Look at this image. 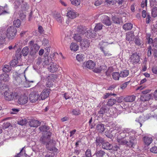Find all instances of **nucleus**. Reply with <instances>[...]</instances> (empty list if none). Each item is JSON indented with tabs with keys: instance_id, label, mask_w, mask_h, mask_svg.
Returning <instances> with one entry per match:
<instances>
[{
	"instance_id": "1",
	"label": "nucleus",
	"mask_w": 157,
	"mask_h": 157,
	"mask_svg": "<svg viewBox=\"0 0 157 157\" xmlns=\"http://www.w3.org/2000/svg\"><path fill=\"white\" fill-rule=\"evenodd\" d=\"M51 135L50 132L44 134L40 139V141L42 144H45L46 148L50 152L56 153L58 150L55 147L56 142L50 139Z\"/></svg>"
},
{
	"instance_id": "2",
	"label": "nucleus",
	"mask_w": 157,
	"mask_h": 157,
	"mask_svg": "<svg viewBox=\"0 0 157 157\" xmlns=\"http://www.w3.org/2000/svg\"><path fill=\"white\" fill-rule=\"evenodd\" d=\"M17 33V30L15 27L13 26L9 27L6 30V33L5 32L3 33V38L7 37L10 40H11L15 37Z\"/></svg>"
},
{
	"instance_id": "3",
	"label": "nucleus",
	"mask_w": 157,
	"mask_h": 157,
	"mask_svg": "<svg viewBox=\"0 0 157 157\" xmlns=\"http://www.w3.org/2000/svg\"><path fill=\"white\" fill-rule=\"evenodd\" d=\"M14 8L16 9H18L21 5V11H27L29 8V5L27 3L23 0H15L13 3Z\"/></svg>"
},
{
	"instance_id": "4",
	"label": "nucleus",
	"mask_w": 157,
	"mask_h": 157,
	"mask_svg": "<svg viewBox=\"0 0 157 157\" xmlns=\"http://www.w3.org/2000/svg\"><path fill=\"white\" fill-rule=\"evenodd\" d=\"M30 48L29 54L31 56L35 55L39 50L40 47L37 44L34 43V41L31 40L29 43Z\"/></svg>"
},
{
	"instance_id": "5",
	"label": "nucleus",
	"mask_w": 157,
	"mask_h": 157,
	"mask_svg": "<svg viewBox=\"0 0 157 157\" xmlns=\"http://www.w3.org/2000/svg\"><path fill=\"white\" fill-rule=\"evenodd\" d=\"M4 96L5 99L7 101H10L13 100L14 96L17 97V94L16 93L14 94L13 92L10 91V90H8L5 91L4 93Z\"/></svg>"
},
{
	"instance_id": "6",
	"label": "nucleus",
	"mask_w": 157,
	"mask_h": 157,
	"mask_svg": "<svg viewBox=\"0 0 157 157\" xmlns=\"http://www.w3.org/2000/svg\"><path fill=\"white\" fill-rule=\"evenodd\" d=\"M123 132L120 133L118 136L117 140V142L120 144L121 145H126L128 146V141L124 139L126 135Z\"/></svg>"
},
{
	"instance_id": "7",
	"label": "nucleus",
	"mask_w": 157,
	"mask_h": 157,
	"mask_svg": "<svg viewBox=\"0 0 157 157\" xmlns=\"http://www.w3.org/2000/svg\"><path fill=\"white\" fill-rule=\"evenodd\" d=\"M25 78L26 82H33V81L28 80L25 77V75H20L15 77V79L17 82V83L19 85L23 84L25 81Z\"/></svg>"
},
{
	"instance_id": "8",
	"label": "nucleus",
	"mask_w": 157,
	"mask_h": 157,
	"mask_svg": "<svg viewBox=\"0 0 157 157\" xmlns=\"http://www.w3.org/2000/svg\"><path fill=\"white\" fill-rule=\"evenodd\" d=\"M140 54L135 52L131 55L129 59L131 62L134 64L139 63L140 61Z\"/></svg>"
},
{
	"instance_id": "9",
	"label": "nucleus",
	"mask_w": 157,
	"mask_h": 157,
	"mask_svg": "<svg viewBox=\"0 0 157 157\" xmlns=\"http://www.w3.org/2000/svg\"><path fill=\"white\" fill-rule=\"evenodd\" d=\"M29 99L31 103L35 102L38 100H39V95L37 92H32L29 95Z\"/></svg>"
},
{
	"instance_id": "10",
	"label": "nucleus",
	"mask_w": 157,
	"mask_h": 157,
	"mask_svg": "<svg viewBox=\"0 0 157 157\" xmlns=\"http://www.w3.org/2000/svg\"><path fill=\"white\" fill-rule=\"evenodd\" d=\"M101 21L104 25L107 26H109L112 24V22L110 20V18L107 16L103 15L101 17Z\"/></svg>"
},
{
	"instance_id": "11",
	"label": "nucleus",
	"mask_w": 157,
	"mask_h": 157,
	"mask_svg": "<svg viewBox=\"0 0 157 157\" xmlns=\"http://www.w3.org/2000/svg\"><path fill=\"white\" fill-rule=\"evenodd\" d=\"M49 94V89H44L39 95V100H45L48 97Z\"/></svg>"
},
{
	"instance_id": "12",
	"label": "nucleus",
	"mask_w": 157,
	"mask_h": 157,
	"mask_svg": "<svg viewBox=\"0 0 157 157\" xmlns=\"http://www.w3.org/2000/svg\"><path fill=\"white\" fill-rule=\"evenodd\" d=\"M58 67L56 63L52 62L48 64V69L50 72L53 73L57 71Z\"/></svg>"
},
{
	"instance_id": "13",
	"label": "nucleus",
	"mask_w": 157,
	"mask_h": 157,
	"mask_svg": "<svg viewBox=\"0 0 157 157\" xmlns=\"http://www.w3.org/2000/svg\"><path fill=\"white\" fill-rule=\"evenodd\" d=\"M28 98L25 95H22L19 97L18 99V103L21 105H24L28 102Z\"/></svg>"
},
{
	"instance_id": "14",
	"label": "nucleus",
	"mask_w": 157,
	"mask_h": 157,
	"mask_svg": "<svg viewBox=\"0 0 157 157\" xmlns=\"http://www.w3.org/2000/svg\"><path fill=\"white\" fill-rule=\"evenodd\" d=\"M95 63L91 60H89L86 62H84L82 65L84 67H86L89 69H93L95 66Z\"/></svg>"
},
{
	"instance_id": "15",
	"label": "nucleus",
	"mask_w": 157,
	"mask_h": 157,
	"mask_svg": "<svg viewBox=\"0 0 157 157\" xmlns=\"http://www.w3.org/2000/svg\"><path fill=\"white\" fill-rule=\"evenodd\" d=\"M92 29H90L88 30H86L85 32V36L88 38H95L97 36V34L95 33L94 32L92 33Z\"/></svg>"
},
{
	"instance_id": "16",
	"label": "nucleus",
	"mask_w": 157,
	"mask_h": 157,
	"mask_svg": "<svg viewBox=\"0 0 157 157\" xmlns=\"http://www.w3.org/2000/svg\"><path fill=\"white\" fill-rule=\"evenodd\" d=\"M68 11L67 13V16L71 19L75 18L76 17V14L75 11L71 8H68Z\"/></svg>"
},
{
	"instance_id": "17",
	"label": "nucleus",
	"mask_w": 157,
	"mask_h": 157,
	"mask_svg": "<svg viewBox=\"0 0 157 157\" xmlns=\"http://www.w3.org/2000/svg\"><path fill=\"white\" fill-rule=\"evenodd\" d=\"M80 45L83 49L89 47L90 43L89 40L84 39L80 42Z\"/></svg>"
},
{
	"instance_id": "18",
	"label": "nucleus",
	"mask_w": 157,
	"mask_h": 157,
	"mask_svg": "<svg viewBox=\"0 0 157 157\" xmlns=\"http://www.w3.org/2000/svg\"><path fill=\"white\" fill-rule=\"evenodd\" d=\"M95 141L97 146H100L105 141L104 139L98 136L95 138Z\"/></svg>"
},
{
	"instance_id": "19",
	"label": "nucleus",
	"mask_w": 157,
	"mask_h": 157,
	"mask_svg": "<svg viewBox=\"0 0 157 157\" xmlns=\"http://www.w3.org/2000/svg\"><path fill=\"white\" fill-rule=\"evenodd\" d=\"M136 143V140L134 136H130L129 141H128V146L129 147H132L135 145Z\"/></svg>"
},
{
	"instance_id": "20",
	"label": "nucleus",
	"mask_w": 157,
	"mask_h": 157,
	"mask_svg": "<svg viewBox=\"0 0 157 157\" xmlns=\"http://www.w3.org/2000/svg\"><path fill=\"white\" fill-rule=\"evenodd\" d=\"M96 130L100 133H102L105 130L104 124L101 123H98L96 126Z\"/></svg>"
},
{
	"instance_id": "21",
	"label": "nucleus",
	"mask_w": 157,
	"mask_h": 157,
	"mask_svg": "<svg viewBox=\"0 0 157 157\" xmlns=\"http://www.w3.org/2000/svg\"><path fill=\"white\" fill-rule=\"evenodd\" d=\"M101 43H100L99 47L100 50L103 52L104 56L105 57H110L112 55V54L109 52V51L105 50L104 47L101 46L100 44Z\"/></svg>"
},
{
	"instance_id": "22",
	"label": "nucleus",
	"mask_w": 157,
	"mask_h": 157,
	"mask_svg": "<svg viewBox=\"0 0 157 157\" xmlns=\"http://www.w3.org/2000/svg\"><path fill=\"white\" fill-rule=\"evenodd\" d=\"M86 28L82 25H79L77 27L76 29V32L78 33L83 35L85 34L86 31Z\"/></svg>"
},
{
	"instance_id": "23",
	"label": "nucleus",
	"mask_w": 157,
	"mask_h": 157,
	"mask_svg": "<svg viewBox=\"0 0 157 157\" xmlns=\"http://www.w3.org/2000/svg\"><path fill=\"white\" fill-rule=\"evenodd\" d=\"M102 148L107 150H110L113 147L112 145L108 142H104L101 145Z\"/></svg>"
},
{
	"instance_id": "24",
	"label": "nucleus",
	"mask_w": 157,
	"mask_h": 157,
	"mask_svg": "<svg viewBox=\"0 0 157 157\" xmlns=\"http://www.w3.org/2000/svg\"><path fill=\"white\" fill-rule=\"evenodd\" d=\"M29 125L31 127H37L40 125L39 122L37 120H31L29 122Z\"/></svg>"
},
{
	"instance_id": "25",
	"label": "nucleus",
	"mask_w": 157,
	"mask_h": 157,
	"mask_svg": "<svg viewBox=\"0 0 157 157\" xmlns=\"http://www.w3.org/2000/svg\"><path fill=\"white\" fill-rule=\"evenodd\" d=\"M54 17L58 23L61 24H63V20L59 13H57L54 14Z\"/></svg>"
},
{
	"instance_id": "26",
	"label": "nucleus",
	"mask_w": 157,
	"mask_h": 157,
	"mask_svg": "<svg viewBox=\"0 0 157 157\" xmlns=\"http://www.w3.org/2000/svg\"><path fill=\"white\" fill-rule=\"evenodd\" d=\"M109 110V108L106 105H104L100 109V110L98 111V114H104L105 113L108 111Z\"/></svg>"
},
{
	"instance_id": "27",
	"label": "nucleus",
	"mask_w": 157,
	"mask_h": 157,
	"mask_svg": "<svg viewBox=\"0 0 157 157\" xmlns=\"http://www.w3.org/2000/svg\"><path fill=\"white\" fill-rule=\"evenodd\" d=\"M9 80V77L7 74L4 73L0 75V80L5 82H8Z\"/></svg>"
},
{
	"instance_id": "28",
	"label": "nucleus",
	"mask_w": 157,
	"mask_h": 157,
	"mask_svg": "<svg viewBox=\"0 0 157 157\" xmlns=\"http://www.w3.org/2000/svg\"><path fill=\"white\" fill-rule=\"evenodd\" d=\"M105 152L102 149L97 150L95 154L97 157H103L105 155Z\"/></svg>"
},
{
	"instance_id": "29",
	"label": "nucleus",
	"mask_w": 157,
	"mask_h": 157,
	"mask_svg": "<svg viewBox=\"0 0 157 157\" xmlns=\"http://www.w3.org/2000/svg\"><path fill=\"white\" fill-rule=\"evenodd\" d=\"M136 98V96L134 95L126 97L124 98V100L126 102H132Z\"/></svg>"
},
{
	"instance_id": "30",
	"label": "nucleus",
	"mask_w": 157,
	"mask_h": 157,
	"mask_svg": "<svg viewBox=\"0 0 157 157\" xmlns=\"http://www.w3.org/2000/svg\"><path fill=\"white\" fill-rule=\"evenodd\" d=\"M134 35L133 33L131 32H128L127 33L126 35V40L129 41H132L134 38Z\"/></svg>"
},
{
	"instance_id": "31",
	"label": "nucleus",
	"mask_w": 157,
	"mask_h": 157,
	"mask_svg": "<svg viewBox=\"0 0 157 157\" xmlns=\"http://www.w3.org/2000/svg\"><path fill=\"white\" fill-rule=\"evenodd\" d=\"M151 98L150 94H142L140 97L141 100L142 101H145L150 99Z\"/></svg>"
},
{
	"instance_id": "32",
	"label": "nucleus",
	"mask_w": 157,
	"mask_h": 157,
	"mask_svg": "<svg viewBox=\"0 0 157 157\" xmlns=\"http://www.w3.org/2000/svg\"><path fill=\"white\" fill-rule=\"evenodd\" d=\"M132 28V24L129 23H127L123 25V28L125 30H130Z\"/></svg>"
},
{
	"instance_id": "33",
	"label": "nucleus",
	"mask_w": 157,
	"mask_h": 157,
	"mask_svg": "<svg viewBox=\"0 0 157 157\" xmlns=\"http://www.w3.org/2000/svg\"><path fill=\"white\" fill-rule=\"evenodd\" d=\"M144 140L145 144L149 145L152 142L153 139L151 138L144 136Z\"/></svg>"
},
{
	"instance_id": "34",
	"label": "nucleus",
	"mask_w": 157,
	"mask_h": 157,
	"mask_svg": "<svg viewBox=\"0 0 157 157\" xmlns=\"http://www.w3.org/2000/svg\"><path fill=\"white\" fill-rule=\"evenodd\" d=\"M12 69L11 67L9 65H5L2 68L3 72L7 73L10 72Z\"/></svg>"
},
{
	"instance_id": "35",
	"label": "nucleus",
	"mask_w": 157,
	"mask_h": 157,
	"mask_svg": "<svg viewBox=\"0 0 157 157\" xmlns=\"http://www.w3.org/2000/svg\"><path fill=\"white\" fill-rule=\"evenodd\" d=\"M70 48L71 51H76L78 49L79 47L76 44L72 43L70 45Z\"/></svg>"
},
{
	"instance_id": "36",
	"label": "nucleus",
	"mask_w": 157,
	"mask_h": 157,
	"mask_svg": "<svg viewBox=\"0 0 157 157\" xmlns=\"http://www.w3.org/2000/svg\"><path fill=\"white\" fill-rule=\"evenodd\" d=\"M39 129L40 130L41 132H45V133H47L48 132H49L48 131L49 129V127L48 126H47L46 125H42L40 127Z\"/></svg>"
},
{
	"instance_id": "37",
	"label": "nucleus",
	"mask_w": 157,
	"mask_h": 157,
	"mask_svg": "<svg viewBox=\"0 0 157 157\" xmlns=\"http://www.w3.org/2000/svg\"><path fill=\"white\" fill-rule=\"evenodd\" d=\"M29 48L27 46H26L23 48L21 52L24 56H26L29 52Z\"/></svg>"
},
{
	"instance_id": "38",
	"label": "nucleus",
	"mask_w": 157,
	"mask_h": 157,
	"mask_svg": "<svg viewBox=\"0 0 157 157\" xmlns=\"http://www.w3.org/2000/svg\"><path fill=\"white\" fill-rule=\"evenodd\" d=\"M25 147L22 148L20 153H18L16 155L13 157H22L24 155H25V151L24 150Z\"/></svg>"
},
{
	"instance_id": "39",
	"label": "nucleus",
	"mask_w": 157,
	"mask_h": 157,
	"mask_svg": "<svg viewBox=\"0 0 157 157\" xmlns=\"http://www.w3.org/2000/svg\"><path fill=\"white\" fill-rule=\"evenodd\" d=\"M116 100L114 98H110L109 99L107 102V105L110 106H112L116 102Z\"/></svg>"
},
{
	"instance_id": "40",
	"label": "nucleus",
	"mask_w": 157,
	"mask_h": 157,
	"mask_svg": "<svg viewBox=\"0 0 157 157\" xmlns=\"http://www.w3.org/2000/svg\"><path fill=\"white\" fill-rule=\"evenodd\" d=\"M80 34L78 33H76L74 36V39L77 42H80L82 40V38Z\"/></svg>"
},
{
	"instance_id": "41",
	"label": "nucleus",
	"mask_w": 157,
	"mask_h": 157,
	"mask_svg": "<svg viewBox=\"0 0 157 157\" xmlns=\"http://www.w3.org/2000/svg\"><path fill=\"white\" fill-rule=\"evenodd\" d=\"M129 73V71L128 70H124L121 71L120 73V77L124 78L128 76Z\"/></svg>"
},
{
	"instance_id": "42",
	"label": "nucleus",
	"mask_w": 157,
	"mask_h": 157,
	"mask_svg": "<svg viewBox=\"0 0 157 157\" xmlns=\"http://www.w3.org/2000/svg\"><path fill=\"white\" fill-rule=\"evenodd\" d=\"M112 76L113 78L116 80H118L120 77V74L118 72H114L113 73Z\"/></svg>"
},
{
	"instance_id": "43",
	"label": "nucleus",
	"mask_w": 157,
	"mask_h": 157,
	"mask_svg": "<svg viewBox=\"0 0 157 157\" xmlns=\"http://www.w3.org/2000/svg\"><path fill=\"white\" fill-rule=\"evenodd\" d=\"M7 7L8 6L6 4H5V6H4L0 5V15L5 13H7L6 11L4 10L5 8H7Z\"/></svg>"
},
{
	"instance_id": "44",
	"label": "nucleus",
	"mask_w": 157,
	"mask_h": 157,
	"mask_svg": "<svg viewBox=\"0 0 157 157\" xmlns=\"http://www.w3.org/2000/svg\"><path fill=\"white\" fill-rule=\"evenodd\" d=\"M151 14L153 17H155L157 16V7H154L151 10Z\"/></svg>"
},
{
	"instance_id": "45",
	"label": "nucleus",
	"mask_w": 157,
	"mask_h": 157,
	"mask_svg": "<svg viewBox=\"0 0 157 157\" xmlns=\"http://www.w3.org/2000/svg\"><path fill=\"white\" fill-rule=\"evenodd\" d=\"M13 24L16 27H19L21 25V21L19 19H17L14 21Z\"/></svg>"
},
{
	"instance_id": "46",
	"label": "nucleus",
	"mask_w": 157,
	"mask_h": 157,
	"mask_svg": "<svg viewBox=\"0 0 157 157\" xmlns=\"http://www.w3.org/2000/svg\"><path fill=\"white\" fill-rule=\"evenodd\" d=\"M123 132H124V133L125 132H126L128 133V134L129 135H131V134L134 135L136 133V131L132 129L131 130L129 128H126Z\"/></svg>"
},
{
	"instance_id": "47",
	"label": "nucleus",
	"mask_w": 157,
	"mask_h": 157,
	"mask_svg": "<svg viewBox=\"0 0 157 157\" xmlns=\"http://www.w3.org/2000/svg\"><path fill=\"white\" fill-rule=\"evenodd\" d=\"M103 25L101 23L97 24L95 26L94 30L95 31L102 29Z\"/></svg>"
},
{
	"instance_id": "48",
	"label": "nucleus",
	"mask_w": 157,
	"mask_h": 157,
	"mask_svg": "<svg viewBox=\"0 0 157 157\" xmlns=\"http://www.w3.org/2000/svg\"><path fill=\"white\" fill-rule=\"evenodd\" d=\"M112 20L113 22L116 24H119L120 23V19L116 17L112 16Z\"/></svg>"
},
{
	"instance_id": "49",
	"label": "nucleus",
	"mask_w": 157,
	"mask_h": 157,
	"mask_svg": "<svg viewBox=\"0 0 157 157\" xmlns=\"http://www.w3.org/2000/svg\"><path fill=\"white\" fill-rule=\"evenodd\" d=\"M49 57L48 56L45 57L44 58V60L43 61V62L42 63V64L43 66L49 64Z\"/></svg>"
},
{
	"instance_id": "50",
	"label": "nucleus",
	"mask_w": 157,
	"mask_h": 157,
	"mask_svg": "<svg viewBox=\"0 0 157 157\" xmlns=\"http://www.w3.org/2000/svg\"><path fill=\"white\" fill-rule=\"evenodd\" d=\"M136 121L139 123H143L145 121L144 117V116H140L136 119Z\"/></svg>"
},
{
	"instance_id": "51",
	"label": "nucleus",
	"mask_w": 157,
	"mask_h": 157,
	"mask_svg": "<svg viewBox=\"0 0 157 157\" xmlns=\"http://www.w3.org/2000/svg\"><path fill=\"white\" fill-rule=\"evenodd\" d=\"M82 54H78L77 55L76 57L77 60L79 62L82 61L84 58Z\"/></svg>"
},
{
	"instance_id": "52",
	"label": "nucleus",
	"mask_w": 157,
	"mask_h": 157,
	"mask_svg": "<svg viewBox=\"0 0 157 157\" xmlns=\"http://www.w3.org/2000/svg\"><path fill=\"white\" fill-rule=\"evenodd\" d=\"M27 121L26 119L25 118L21 119L20 121H19L18 124L20 125H23L27 124Z\"/></svg>"
},
{
	"instance_id": "53",
	"label": "nucleus",
	"mask_w": 157,
	"mask_h": 157,
	"mask_svg": "<svg viewBox=\"0 0 157 157\" xmlns=\"http://www.w3.org/2000/svg\"><path fill=\"white\" fill-rule=\"evenodd\" d=\"M72 4L75 6H78L80 4V1L79 0H70Z\"/></svg>"
},
{
	"instance_id": "54",
	"label": "nucleus",
	"mask_w": 157,
	"mask_h": 157,
	"mask_svg": "<svg viewBox=\"0 0 157 157\" xmlns=\"http://www.w3.org/2000/svg\"><path fill=\"white\" fill-rule=\"evenodd\" d=\"M151 17L149 13H147V16L146 19V23L147 24H149L151 21Z\"/></svg>"
},
{
	"instance_id": "55",
	"label": "nucleus",
	"mask_w": 157,
	"mask_h": 157,
	"mask_svg": "<svg viewBox=\"0 0 157 157\" xmlns=\"http://www.w3.org/2000/svg\"><path fill=\"white\" fill-rule=\"evenodd\" d=\"M18 62V61L17 59H14L12 60L11 62L10 66H14L17 64Z\"/></svg>"
},
{
	"instance_id": "56",
	"label": "nucleus",
	"mask_w": 157,
	"mask_h": 157,
	"mask_svg": "<svg viewBox=\"0 0 157 157\" xmlns=\"http://www.w3.org/2000/svg\"><path fill=\"white\" fill-rule=\"evenodd\" d=\"M20 110L19 109L12 108L11 109V111L10 112L11 114H16L18 113Z\"/></svg>"
},
{
	"instance_id": "57",
	"label": "nucleus",
	"mask_w": 157,
	"mask_h": 157,
	"mask_svg": "<svg viewBox=\"0 0 157 157\" xmlns=\"http://www.w3.org/2000/svg\"><path fill=\"white\" fill-rule=\"evenodd\" d=\"M26 16L25 13L21 12V11H20L19 13V17L21 20H23L25 19L26 17Z\"/></svg>"
},
{
	"instance_id": "58",
	"label": "nucleus",
	"mask_w": 157,
	"mask_h": 157,
	"mask_svg": "<svg viewBox=\"0 0 157 157\" xmlns=\"http://www.w3.org/2000/svg\"><path fill=\"white\" fill-rule=\"evenodd\" d=\"M135 44L138 46H140L142 43V42H141L140 39L139 38H136L135 39Z\"/></svg>"
},
{
	"instance_id": "59",
	"label": "nucleus",
	"mask_w": 157,
	"mask_h": 157,
	"mask_svg": "<svg viewBox=\"0 0 157 157\" xmlns=\"http://www.w3.org/2000/svg\"><path fill=\"white\" fill-rule=\"evenodd\" d=\"M148 51L147 53V55L148 57H150L152 55V48L151 46H148Z\"/></svg>"
},
{
	"instance_id": "60",
	"label": "nucleus",
	"mask_w": 157,
	"mask_h": 157,
	"mask_svg": "<svg viewBox=\"0 0 157 157\" xmlns=\"http://www.w3.org/2000/svg\"><path fill=\"white\" fill-rule=\"evenodd\" d=\"M10 125V124L7 122H4L2 125L4 129H6L8 128Z\"/></svg>"
},
{
	"instance_id": "61",
	"label": "nucleus",
	"mask_w": 157,
	"mask_h": 157,
	"mask_svg": "<svg viewBox=\"0 0 157 157\" xmlns=\"http://www.w3.org/2000/svg\"><path fill=\"white\" fill-rule=\"evenodd\" d=\"M113 147L112 148L111 150L113 151H117L119 148V145L117 144H114L112 146Z\"/></svg>"
},
{
	"instance_id": "62",
	"label": "nucleus",
	"mask_w": 157,
	"mask_h": 157,
	"mask_svg": "<svg viewBox=\"0 0 157 157\" xmlns=\"http://www.w3.org/2000/svg\"><path fill=\"white\" fill-rule=\"evenodd\" d=\"M86 157H91V150L89 149L87 150L85 152Z\"/></svg>"
},
{
	"instance_id": "63",
	"label": "nucleus",
	"mask_w": 157,
	"mask_h": 157,
	"mask_svg": "<svg viewBox=\"0 0 157 157\" xmlns=\"http://www.w3.org/2000/svg\"><path fill=\"white\" fill-rule=\"evenodd\" d=\"M150 151L153 153H157V147L154 146L150 149Z\"/></svg>"
},
{
	"instance_id": "64",
	"label": "nucleus",
	"mask_w": 157,
	"mask_h": 157,
	"mask_svg": "<svg viewBox=\"0 0 157 157\" xmlns=\"http://www.w3.org/2000/svg\"><path fill=\"white\" fill-rule=\"evenodd\" d=\"M72 113L73 115H78L80 114L79 110L78 109H74L72 111Z\"/></svg>"
}]
</instances>
